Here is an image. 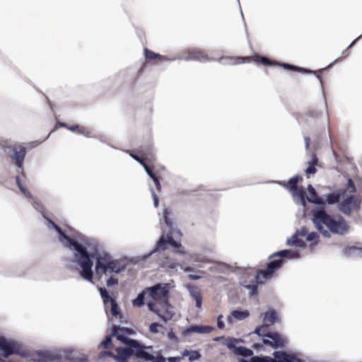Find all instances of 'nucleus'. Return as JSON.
Instances as JSON below:
<instances>
[{
  "label": "nucleus",
  "instance_id": "15",
  "mask_svg": "<svg viewBox=\"0 0 362 362\" xmlns=\"http://www.w3.org/2000/svg\"><path fill=\"white\" fill-rule=\"evenodd\" d=\"M138 163H139L144 168L146 174L152 179L153 184L156 189L158 191H160L161 189V185L158 177L155 175L153 171V169L149 166L147 163L148 160H136Z\"/></svg>",
  "mask_w": 362,
  "mask_h": 362
},
{
  "label": "nucleus",
  "instance_id": "38",
  "mask_svg": "<svg viewBox=\"0 0 362 362\" xmlns=\"http://www.w3.org/2000/svg\"><path fill=\"white\" fill-rule=\"evenodd\" d=\"M110 313L111 315L116 318H122V314L119 311V305L117 301H114L110 305Z\"/></svg>",
  "mask_w": 362,
  "mask_h": 362
},
{
  "label": "nucleus",
  "instance_id": "5",
  "mask_svg": "<svg viewBox=\"0 0 362 362\" xmlns=\"http://www.w3.org/2000/svg\"><path fill=\"white\" fill-rule=\"evenodd\" d=\"M43 218L47 221V226L49 228H52L56 230V232L59 235V240L61 244L65 248L71 250L73 252L76 250V247H78V245L81 243V241L78 238H76L77 234H81L80 233L75 232L73 237H70L66 235L65 232L52 220H51L45 214H43Z\"/></svg>",
  "mask_w": 362,
  "mask_h": 362
},
{
  "label": "nucleus",
  "instance_id": "54",
  "mask_svg": "<svg viewBox=\"0 0 362 362\" xmlns=\"http://www.w3.org/2000/svg\"><path fill=\"white\" fill-rule=\"evenodd\" d=\"M119 261L118 259H114L112 256L110 255V259H109V264L110 267V272L111 273H113L114 269L116 268V266L117 265V263H119Z\"/></svg>",
  "mask_w": 362,
  "mask_h": 362
},
{
  "label": "nucleus",
  "instance_id": "10",
  "mask_svg": "<svg viewBox=\"0 0 362 362\" xmlns=\"http://www.w3.org/2000/svg\"><path fill=\"white\" fill-rule=\"evenodd\" d=\"M181 58L185 61L194 60L202 62L213 60L204 52L196 48L189 49L186 53L183 54Z\"/></svg>",
  "mask_w": 362,
  "mask_h": 362
},
{
  "label": "nucleus",
  "instance_id": "27",
  "mask_svg": "<svg viewBox=\"0 0 362 362\" xmlns=\"http://www.w3.org/2000/svg\"><path fill=\"white\" fill-rule=\"evenodd\" d=\"M169 211L168 209H165L163 211V218L164 221L169 228V231L168 233H172L173 235H174V230L175 228L177 227V225L173 221L172 219L169 218Z\"/></svg>",
  "mask_w": 362,
  "mask_h": 362
},
{
  "label": "nucleus",
  "instance_id": "16",
  "mask_svg": "<svg viewBox=\"0 0 362 362\" xmlns=\"http://www.w3.org/2000/svg\"><path fill=\"white\" fill-rule=\"evenodd\" d=\"M308 201L310 203L314 204L315 206L312 209L311 214H315V211L320 210V211H326V204H325V199H324V196H310L308 198Z\"/></svg>",
  "mask_w": 362,
  "mask_h": 362
},
{
  "label": "nucleus",
  "instance_id": "13",
  "mask_svg": "<svg viewBox=\"0 0 362 362\" xmlns=\"http://www.w3.org/2000/svg\"><path fill=\"white\" fill-rule=\"evenodd\" d=\"M313 217L311 221L315 226V228L321 233L325 228L322 226L324 224L326 226L327 221V211L315 210V214H312Z\"/></svg>",
  "mask_w": 362,
  "mask_h": 362
},
{
  "label": "nucleus",
  "instance_id": "37",
  "mask_svg": "<svg viewBox=\"0 0 362 362\" xmlns=\"http://www.w3.org/2000/svg\"><path fill=\"white\" fill-rule=\"evenodd\" d=\"M318 160H310L308 161V166L305 170V173L306 174H308V175H309V174H311V175L315 174L316 173V171H317L316 165L318 163Z\"/></svg>",
  "mask_w": 362,
  "mask_h": 362
},
{
  "label": "nucleus",
  "instance_id": "12",
  "mask_svg": "<svg viewBox=\"0 0 362 362\" xmlns=\"http://www.w3.org/2000/svg\"><path fill=\"white\" fill-rule=\"evenodd\" d=\"M170 239L168 238V233H167L166 235L162 234L157 241L155 248L151 252L145 255L143 257V259H146L154 253L165 251L167 249L168 245H170Z\"/></svg>",
  "mask_w": 362,
  "mask_h": 362
},
{
  "label": "nucleus",
  "instance_id": "3",
  "mask_svg": "<svg viewBox=\"0 0 362 362\" xmlns=\"http://www.w3.org/2000/svg\"><path fill=\"white\" fill-rule=\"evenodd\" d=\"M38 362H89L88 356L82 354L81 356L73 355V350H59L57 351H37Z\"/></svg>",
  "mask_w": 362,
  "mask_h": 362
},
{
  "label": "nucleus",
  "instance_id": "47",
  "mask_svg": "<svg viewBox=\"0 0 362 362\" xmlns=\"http://www.w3.org/2000/svg\"><path fill=\"white\" fill-rule=\"evenodd\" d=\"M119 284V279L117 277L113 276H110L106 281V285L107 287H112L116 286Z\"/></svg>",
  "mask_w": 362,
  "mask_h": 362
},
{
  "label": "nucleus",
  "instance_id": "28",
  "mask_svg": "<svg viewBox=\"0 0 362 362\" xmlns=\"http://www.w3.org/2000/svg\"><path fill=\"white\" fill-rule=\"evenodd\" d=\"M286 245H295L300 248L306 247V243L302 239L298 238V237H295V233L290 238L287 239Z\"/></svg>",
  "mask_w": 362,
  "mask_h": 362
},
{
  "label": "nucleus",
  "instance_id": "57",
  "mask_svg": "<svg viewBox=\"0 0 362 362\" xmlns=\"http://www.w3.org/2000/svg\"><path fill=\"white\" fill-rule=\"evenodd\" d=\"M71 132H76L80 134H85V130L84 129H80L78 125H72V126H68L67 128Z\"/></svg>",
  "mask_w": 362,
  "mask_h": 362
},
{
  "label": "nucleus",
  "instance_id": "51",
  "mask_svg": "<svg viewBox=\"0 0 362 362\" xmlns=\"http://www.w3.org/2000/svg\"><path fill=\"white\" fill-rule=\"evenodd\" d=\"M308 233V230L306 226H302L299 230H297L295 233V237L298 236H306Z\"/></svg>",
  "mask_w": 362,
  "mask_h": 362
},
{
  "label": "nucleus",
  "instance_id": "25",
  "mask_svg": "<svg viewBox=\"0 0 362 362\" xmlns=\"http://www.w3.org/2000/svg\"><path fill=\"white\" fill-rule=\"evenodd\" d=\"M342 194L343 193L334 192L325 194L324 197H325L326 205H332L339 203Z\"/></svg>",
  "mask_w": 362,
  "mask_h": 362
},
{
  "label": "nucleus",
  "instance_id": "55",
  "mask_svg": "<svg viewBox=\"0 0 362 362\" xmlns=\"http://www.w3.org/2000/svg\"><path fill=\"white\" fill-rule=\"evenodd\" d=\"M20 191L21 192L22 194H23V195L29 199H31V200H33V196L32 195V194L28 190L27 187L25 186H23V187H21V189H19Z\"/></svg>",
  "mask_w": 362,
  "mask_h": 362
},
{
  "label": "nucleus",
  "instance_id": "59",
  "mask_svg": "<svg viewBox=\"0 0 362 362\" xmlns=\"http://www.w3.org/2000/svg\"><path fill=\"white\" fill-rule=\"evenodd\" d=\"M126 269V266L124 264L121 265L119 263H117V265L116 266V268L114 269L113 273L114 274H120L123 271H124Z\"/></svg>",
  "mask_w": 362,
  "mask_h": 362
},
{
  "label": "nucleus",
  "instance_id": "31",
  "mask_svg": "<svg viewBox=\"0 0 362 362\" xmlns=\"http://www.w3.org/2000/svg\"><path fill=\"white\" fill-rule=\"evenodd\" d=\"M287 358H289V354L286 353L285 351H276L274 352V358H272V361L285 362Z\"/></svg>",
  "mask_w": 362,
  "mask_h": 362
},
{
  "label": "nucleus",
  "instance_id": "8",
  "mask_svg": "<svg viewBox=\"0 0 362 362\" xmlns=\"http://www.w3.org/2000/svg\"><path fill=\"white\" fill-rule=\"evenodd\" d=\"M275 258L276 257L270 259V261L267 264L265 269H259L257 272L255 279H259V275H261L264 279H268L273 276L277 269L284 265V259L281 258Z\"/></svg>",
  "mask_w": 362,
  "mask_h": 362
},
{
  "label": "nucleus",
  "instance_id": "14",
  "mask_svg": "<svg viewBox=\"0 0 362 362\" xmlns=\"http://www.w3.org/2000/svg\"><path fill=\"white\" fill-rule=\"evenodd\" d=\"M214 329L213 327L208 325H192L189 327H187L183 332V335H187L191 333H198V334H208L211 332Z\"/></svg>",
  "mask_w": 362,
  "mask_h": 362
},
{
  "label": "nucleus",
  "instance_id": "44",
  "mask_svg": "<svg viewBox=\"0 0 362 362\" xmlns=\"http://www.w3.org/2000/svg\"><path fill=\"white\" fill-rule=\"evenodd\" d=\"M149 190L151 191V196H152V198L153 200V206L155 208H157L158 206V204H159V198L157 196V194H156L155 190L153 189V186L151 183L149 184Z\"/></svg>",
  "mask_w": 362,
  "mask_h": 362
},
{
  "label": "nucleus",
  "instance_id": "46",
  "mask_svg": "<svg viewBox=\"0 0 362 362\" xmlns=\"http://www.w3.org/2000/svg\"><path fill=\"white\" fill-rule=\"evenodd\" d=\"M153 313H156V315H158V317L162 320H163L165 322H167V321L168 320H170V318H172V317L173 316V313H170L168 310H165V313L168 315V317H164L163 315H160V310L159 309H155L154 308V311H152Z\"/></svg>",
  "mask_w": 362,
  "mask_h": 362
},
{
  "label": "nucleus",
  "instance_id": "60",
  "mask_svg": "<svg viewBox=\"0 0 362 362\" xmlns=\"http://www.w3.org/2000/svg\"><path fill=\"white\" fill-rule=\"evenodd\" d=\"M222 317H223L222 315H219L217 317L216 325H217V327L218 329H223L224 328V322L222 320Z\"/></svg>",
  "mask_w": 362,
  "mask_h": 362
},
{
  "label": "nucleus",
  "instance_id": "26",
  "mask_svg": "<svg viewBox=\"0 0 362 362\" xmlns=\"http://www.w3.org/2000/svg\"><path fill=\"white\" fill-rule=\"evenodd\" d=\"M233 354L236 356L245 357H250L253 355V351L244 346H238L237 348L232 349Z\"/></svg>",
  "mask_w": 362,
  "mask_h": 362
},
{
  "label": "nucleus",
  "instance_id": "17",
  "mask_svg": "<svg viewBox=\"0 0 362 362\" xmlns=\"http://www.w3.org/2000/svg\"><path fill=\"white\" fill-rule=\"evenodd\" d=\"M275 65L281 66L288 70L298 71H300L303 73H314L315 74H317V78L320 80L322 87L323 86V81L322 79V76L320 74H317V71H311V70L306 69L304 68L298 67V66L292 65V64H286V63H281V62H275Z\"/></svg>",
  "mask_w": 362,
  "mask_h": 362
},
{
  "label": "nucleus",
  "instance_id": "29",
  "mask_svg": "<svg viewBox=\"0 0 362 362\" xmlns=\"http://www.w3.org/2000/svg\"><path fill=\"white\" fill-rule=\"evenodd\" d=\"M240 342H243V340L241 338L227 337L225 339V341L223 342V344L229 350H232L238 347L235 346V344Z\"/></svg>",
  "mask_w": 362,
  "mask_h": 362
},
{
  "label": "nucleus",
  "instance_id": "64",
  "mask_svg": "<svg viewBox=\"0 0 362 362\" xmlns=\"http://www.w3.org/2000/svg\"><path fill=\"white\" fill-rule=\"evenodd\" d=\"M166 359L168 362H180L179 356H169Z\"/></svg>",
  "mask_w": 362,
  "mask_h": 362
},
{
  "label": "nucleus",
  "instance_id": "58",
  "mask_svg": "<svg viewBox=\"0 0 362 362\" xmlns=\"http://www.w3.org/2000/svg\"><path fill=\"white\" fill-rule=\"evenodd\" d=\"M168 337L175 343H177L178 341V337H177L176 334L173 331V329H170L168 332Z\"/></svg>",
  "mask_w": 362,
  "mask_h": 362
},
{
  "label": "nucleus",
  "instance_id": "42",
  "mask_svg": "<svg viewBox=\"0 0 362 362\" xmlns=\"http://www.w3.org/2000/svg\"><path fill=\"white\" fill-rule=\"evenodd\" d=\"M303 180V177L300 175H296L292 177H291L288 181V184H286L287 186H298V182ZM284 185H286L284 184Z\"/></svg>",
  "mask_w": 362,
  "mask_h": 362
},
{
  "label": "nucleus",
  "instance_id": "53",
  "mask_svg": "<svg viewBox=\"0 0 362 362\" xmlns=\"http://www.w3.org/2000/svg\"><path fill=\"white\" fill-rule=\"evenodd\" d=\"M162 327V325L158 322H153L149 325V331L153 334L158 333V327Z\"/></svg>",
  "mask_w": 362,
  "mask_h": 362
},
{
  "label": "nucleus",
  "instance_id": "40",
  "mask_svg": "<svg viewBox=\"0 0 362 362\" xmlns=\"http://www.w3.org/2000/svg\"><path fill=\"white\" fill-rule=\"evenodd\" d=\"M250 359V362H271L272 358L266 356H252Z\"/></svg>",
  "mask_w": 362,
  "mask_h": 362
},
{
  "label": "nucleus",
  "instance_id": "35",
  "mask_svg": "<svg viewBox=\"0 0 362 362\" xmlns=\"http://www.w3.org/2000/svg\"><path fill=\"white\" fill-rule=\"evenodd\" d=\"M146 293L144 291L140 292L137 296L132 300V305H136L139 308L143 306L144 305Z\"/></svg>",
  "mask_w": 362,
  "mask_h": 362
},
{
  "label": "nucleus",
  "instance_id": "24",
  "mask_svg": "<svg viewBox=\"0 0 362 362\" xmlns=\"http://www.w3.org/2000/svg\"><path fill=\"white\" fill-rule=\"evenodd\" d=\"M168 238L170 239V245L175 249L177 253L180 255H185L186 253L185 247L181 244L180 240H175L172 233H168Z\"/></svg>",
  "mask_w": 362,
  "mask_h": 362
},
{
  "label": "nucleus",
  "instance_id": "19",
  "mask_svg": "<svg viewBox=\"0 0 362 362\" xmlns=\"http://www.w3.org/2000/svg\"><path fill=\"white\" fill-rule=\"evenodd\" d=\"M115 331L117 332V340L119 341H120L121 343L124 344L125 345V342L124 340L122 339V337H128L127 336H126V334H129V335H134L135 334V332L131 329V328H129V327H120V326H117V325H112Z\"/></svg>",
  "mask_w": 362,
  "mask_h": 362
},
{
  "label": "nucleus",
  "instance_id": "48",
  "mask_svg": "<svg viewBox=\"0 0 362 362\" xmlns=\"http://www.w3.org/2000/svg\"><path fill=\"white\" fill-rule=\"evenodd\" d=\"M202 355L199 351H190V354L189 356V361H193L194 360H199L201 358Z\"/></svg>",
  "mask_w": 362,
  "mask_h": 362
},
{
  "label": "nucleus",
  "instance_id": "20",
  "mask_svg": "<svg viewBox=\"0 0 362 362\" xmlns=\"http://www.w3.org/2000/svg\"><path fill=\"white\" fill-rule=\"evenodd\" d=\"M112 333L105 337L104 339L98 345V348L110 349L113 346L112 337H115L117 339V332L115 331L113 327H111Z\"/></svg>",
  "mask_w": 362,
  "mask_h": 362
},
{
  "label": "nucleus",
  "instance_id": "43",
  "mask_svg": "<svg viewBox=\"0 0 362 362\" xmlns=\"http://www.w3.org/2000/svg\"><path fill=\"white\" fill-rule=\"evenodd\" d=\"M346 189L350 193H355L357 191L356 186L354 180L351 178H349L347 180Z\"/></svg>",
  "mask_w": 362,
  "mask_h": 362
},
{
  "label": "nucleus",
  "instance_id": "56",
  "mask_svg": "<svg viewBox=\"0 0 362 362\" xmlns=\"http://www.w3.org/2000/svg\"><path fill=\"white\" fill-rule=\"evenodd\" d=\"M344 202L349 204H354L356 206V198L354 194H350L344 199Z\"/></svg>",
  "mask_w": 362,
  "mask_h": 362
},
{
  "label": "nucleus",
  "instance_id": "18",
  "mask_svg": "<svg viewBox=\"0 0 362 362\" xmlns=\"http://www.w3.org/2000/svg\"><path fill=\"white\" fill-rule=\"evenodd\" d=\"M358 245H346L343 249V254L346 257L362 256V243H357Z\"/></svg>",
  "mask_w": 362,
  "mask_h": 362
},
{
  "label": "nucleus",
  "instance_id": "11",
  "mask_svg": "<svg viewBox=\"0 0 362 362\" xmlns=\"http://www.w3.org/2000/svg\"><path fill=\"white\" fill-rule=\"evenodd\" d=\"M168 284L163 286L161 284H156L153 286L148 288L149 290V296L153 300L161 299L163 297L169 296V291L166 287Z\"/></svg>",
  "mask_w": 362,
  "mask_h": 362
},
{
  "label": "nucleus",
  "instance_id": "36",
  "mask_svg": "<svg viewBox=\"0 0 362 362\" xmlns=\"http://www.w3.org/2000/svg\"><path fill=\"white\" fill-rule=\"evenodd\" d=\"M306 240L308 242H311L310 246H314L318 244L319 243V234L317 232H311L308 233L306 235Z\"/></svg>",
  "mask_w": 362,
  "mask_h": 362
},
{
  "label": "nucleus",
  "instance_id": "4",
  "mask_svg": "<svg viewBox=\"0 0 362 362\" xmlns=\"http://www.w3.org/2000/svg\"><path fill=\"white\" fill-rule=\"evenodd\" d=\"M13 354H17L24 358H29L33 362H38L36 360L37 352L34 356L28 350L20 349L17 341L0 337V356L8 358Z\"/></svg>",
  "mask_w": 362,
  "mask_h": 362
},
{
  "label": "nucleus",
  "instance_id": "7",
  "mask_svg": "<svg viewBox=\"0 0 362 362\" xmlns=\"http://www.w3.org/2000/svg\"><path fill=\"white\" fill-rule=\"evenodd\" d=\"M1 148L10 158H25L26 148L8 139H0Z\"/></svg>",
  "mask_w": 362,
  "mask_h": 362
},
{
  "label": "nucleus",
  "instance_id": "30",
  "mask_svg": "<svg viewBox=\"0 0 362 362\" xmlns=\"http://www.w3.org/2000/svg\"><path fill=\"white\" fill-rule=\"evenodd\" d=\"M284 187L287 189L293 197H297L298 198L303 197L306 194L305 192L299 186H287L284 185Z\"/></svg>",
  "mask_w": 362,
  "mask_h": 362
},
{
  "label": "nucleus",
  "instance_id": "49",
  "mask_svg": "<svg viewBox=\"0 0 362 362\" xmlns=\"http://www.w3.org/2000/svg\"><path fill=\"white\" fill-rule=\"evenodd\" d=\"M269 325L268 324H262L261 325L257 326L253 333L259 337H263L264 334H262V330L268 327Z\"/></svg>",
  "mask_w": 362,
  "mask_h": 362
},
{
  "label": "nucleus",
  "instance_id": "61",
  "mask_svg": "<svg viewBox=\"0 0 362 362\" xmlns=\"http://www.w3.org/2000/svg\"><path fill=\"white\" fill-rule=\"evenodd\" d=\"M148 361L151 362H165V358L162 356H155L153 355V358L148 359Z\"/></svg>",
  "mask_w": 362,
  "mask_h": 362
},
{
  "label": "nucleus",
  "instance_id": "62",
  "mask_svg": "<svg viewBox=\"0 0 362 362\" xmlns=\"http://www.w3.org/2000/svg\"><path fill=\"white\" fill-rule=\"evenodd\" d=\"M169 296H166V297H163V300L161 302V305L166 307V308H171V304L170 303Z\"/></svg>",
  "mask_w": 362,
  "mask_h": 362
},
{
  "label": "nucleus",
  "instance_id": "9",
  "mask_svg": "<svg viewBox=\"0 0 362 362\" xmlns=\"http://www.w3.org/2000/svg\"><path fill=\"white\" fill-rule=\"evenodd\" d=\"M264 336L270 339H263L262 343L264 345L270 346L273 349L284 347L286 344V339L281 337L277 332L267 331Z\"/></svg>",
  "mask_w": 362,
  "mask_h": 362
},
{
  "label": "nucleus",
  "instance_id": "63",
  "mask_svg": "<svg viewBox=\"0 0 362 362\" xmlns=\"http://www.w3.org/2000/svg\"><path fill=\"white\" fill-rule=\"evenodd\" d=\"M300 361V360L293 354H289V358H287L285 362H297Z\"/></svg>",
  "mask_w": 362,
  "mask_h": 362
},
{
  "label": "nucleus",
  "instance_id": "2",
  "mask_svg": "<svg viewBox=\"0 0 362 362\" xmlns=\"http://www.w3.org/2000/svg\"><path fill=\"white\" fill-rule=\"evenodd\" d=\"M125 346L121 349L119 357L123 362H129V359L134 357L138 361H148L153 358V354L146 351V346L140 341L129 337H121Z\"/></svg>",
  "mask_w": 362,
  "mask_h": 362
},
{
  "label": "nucleus",
  "instance_id": "45",
  "mask_svg": "<svg viewBox=\"0 0 362 362\" xmlns=\"http://www.w3.org/2000/svg\"><path fill=\"white\" fill-rule=\"evenodd\" d=\"M23 161L24 160H14V165L17 168L16 173L24 176Z\"/></svg>",
  "mask_w": 362,
  "mask_h": 362
},
{
  "label": "nucleus",
  "instance_id": "39",
  "mask_svg": "<svg viewBox=\"0 0 362 362\" xmlns=\"http://www.w3.org/2000/svg\"><path fill=\"white\" fill-rule=\"evenodd\" d=\"M339 209L345 215L350 216L351 214V204H347L344 201L340 204Z\"/></svg>",
  "mask_w": 362,
  "mask_h": 362
},
{
  "label": "nucleus",
  "instance_id": "6",
  "mask_svg": "<svg viewBox=\"0 0 362 362\" xmlns=\"http://www.w3.org/2000/svg\"><path fill=\"white\" fill-rule=\"evenodd\" d=\"M326 226L332 233L339 235H346L350 229L349 225L343 216H339L337 219H335L327 212Z\"/></svg>",
  "mask_w": 362,
  "mask_h": 362
},
{
  "label": "nucleus",
  "instance_id": "22",
  "mask_svg": "<svg viewBox=\"0 0 362 362\" xmlns=\"http://www.w3.org/2000/svg\"><path fill=\"white\" fill-rule=\"evenodd\" d=\"M263 320L264 322L268 321L270 324L281 322L277 312L273 308H269L264 313Z\"/></svg>",
  "mask_w": 362,
  "mask_h": 362
},
{
  "label": "nucleus",
  "instance_id": "21",
  "mask_svg": "<svg viewBox=\"0 0 362 362\" xmlns=\"http://www.w3.org/2000/svg\"><path fill=\"white\" fill-rule=\"evenodd\" d=\"M187 288L189 291L190 297L195 300L196 307L200 308L202 303V298L199 289L197 287L192 286H187Z\"/></svg>",
  "mask_w": 362,
  "mask_h": 362
},
{
  "label": "nucleus",
  "instance_id": "34",
  "mask_svg": "<svg viewBox=\"0 0 362 362\" xmlns=\"http://www.w3.org/2000/svg\"><path fill=\"white\" fill-rule=\"evenodd\" d=\"M231 315L238 320H243L250 315V313L246 310H234L232 311Z\"/></svg>",
  "mask_w": 362,
  "mask_h": 362
},
{
  "label": "nucleus",
  "instance_id": "33",
  "mask_svg": "<svg viewBox=\"0 0 362 362\" xmlns=\"http://www.w3.org/2000/svg\"><path fill=\"white\" fill-rule=\"evenodd\" d=\"M144 55H145V57L146 59H148L150 60H152V59H156V58H158L160 60H169V61H172V60L175 59H169L167 57H163V56H160V55H159L158 54H156L153 51L149 50V49H148L146 48L144 49Z\"/></svg>",
  "mask_w": 362,
  "mask_h": 362
},
{
  "label": "nucleus",
  "instance_id": "50",
  "mask_svg": "<svg viewBox=\"0 0 362 362\" xmlns=\"http://www.w3.org/2000/svg\"><path fill=\"white\" fill-rule=\"evenodd\" d=\"M256 62L260 61L263 64L265 65H275L276 61H270L268 58L265 57H258L256 59Z\"/></svg>",
  "mask_w": 362,
  "mask_h": 362
},
{
  "label": "nucleus",
  "instance_id": "23",
  "mask_svg": "<svg viewBox=\"0 0 362 362\" xmlns=\"http://www.w3.org/2000/svg\"><path fill=\"white\" fill-rule=\"evenodd\" d=\"M98 291L105 305L107 303L112 305L114 301H117V298L113 294L110 295L105 288L99 287Z\"/></svg>",
  "mask_w": 362,
  "mask_h": 362
},
{
  "label": "nucleus",
  "instance_id": "41",
  "mask_svg": "<svg viewBox=\"0 0 362 362\" xmlns=\"http://www.w3.org/2000/svg\"><path fill=\"white\" fill-rule=\"evenodd\" d=\"M257 284L252 283L245 286V288L250 291V296H254L257 292V284H263V281H259L256 279Z\"/></svg>",
  "mask_w": 362,
  "mask_h": 362
},
{
  "label": "nucleus",
  "instance_id": "1",
  "mask_svg": "<svg viewBox=\"0 0 362 362\" xmlns=\"http://www.w3.org/2000/svg\"><path fill=\"white\" fill-rule=\"evenodd\" d=\"M81 243L73 252L74 260L81 271V276L93 284V259L95 260V272L97 276L112 274L109 264L110 253L103 250L102 245L95 239L90 238L83 234H77Z\"/></svg>",
  "mask_w": 362,
  "mask_h": 362
},
{
  "label": "nucleus",
  "instance_id": "32",
  "mask_svg": "<svg viewBox=\"0 0 362 362\" xmlns=\"http://www.w3.org/2000/svg\"><path fill=\"white\" fill-rule=\"evenodd\" d=\"M290 253H291V250L290 249H285L282 250H279L277 252H275L270 255L269 256V259H273L274 257H278L284 259V258L287 257L288 258Z\"/></svg>",
  "mask_w": 362,
  "mask_h": 362
},
{
  "label": "nucleus",
  "instance_id": "52",
  "mask_svg": "<svg viewBox=\"0 0 362 362\" xmlns=\"http://www.w3.org/2000/svg\"><path fill=\"white\" fill-rule=\"evenodd\" d=\"M32 205L43 216V214H45L43 206L41 204H40L38 202H37V201H35L34 199L33 201Z\"/></svg>",
  "mask_w": 362,
  "mask_h": 362
}]
</instances>
